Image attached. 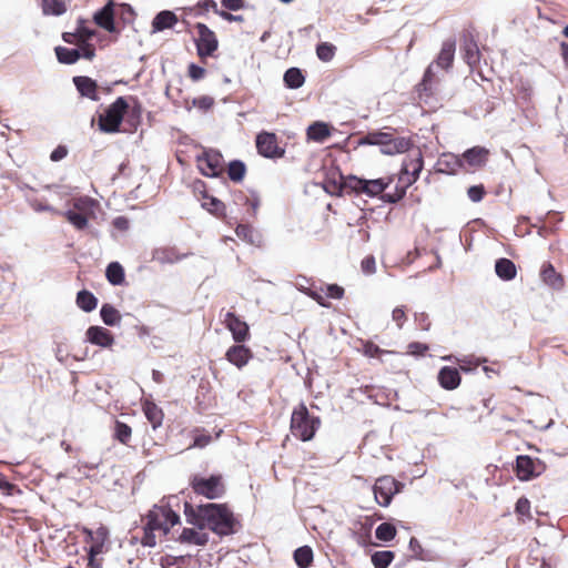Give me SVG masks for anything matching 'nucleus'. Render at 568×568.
<instances>
[{
  "label": "nucleus",
  "instance_id": "obj_1",
  "mask_svg": "<svg viewBox=\"0 0 568 568\" xmlns=\"http://www.w3.org/2000/svg\"><path fill=\"white\" fill-rule=\"evenodd\" d=\"M184 515L189 524L195 525L200 529L209 528L221 536L234 532L236 520L224 504H206L195 508L190 503H185Z\"/></svg>",
  "mask_w": 568,
  "mask_h": 568
},
{
  "label": "nucleus",
  "instance_id": "obj_2",
  "mask_svg": "<svg viewBox=\"0 0 568 568\" xmlns=\"http://www.w3.org/2000/svg\"><path fill=\"white\" fill-rule=\"evenodd\" d=\"M143 536L141 544L145 547H154L158 536H166L171 528L180 523V516L169 506H153L142 518Z\"/></svg>",
  "mask_w": 568,
  "mask_h": 568
},
{
  "label": "nucleus",
  "instance_id": "obj_3",
  "mask_svg": "<svg viewBox=\"0 0 568 568\" xmlns=\"http://www.w3.org/2000/svg\"><path fill=\"white\" fill-rule=\"evenodd\" d=\"M339 176V189L354 192L356 194H365L369 197H375L385 194V190L394 182L395 175L386 178L367 180L355 175Z\"/></svg>",
  "mask_w": 568,
  "mask_h": 568
},
{
  "label": "nucleus",
  "instance_id": "obj_4",
  "mask_svg": "<svg viewBox=\"0 0 568 568\" xmlns=\"http://www.w3.org/2000/svg\"><path fill=\"white\" fill-rule=\"evenodd\" d=\"M321 418L311 415L304 403L294 407L291 415L290 428L295 438L302 442L312 440L321 427Z\"/></svg>",
  "mask_w": 568,
  "mask_h": 568
},
{
  "label": "nucleus",
  "instance_id": "obj_5",
  "mask_svg": "<svg viewBox=\"0 0 568 568\" xmlns=\"http://www.w3.org/2000/svg\"><path fill=\"white\" fill-rule=\"evenodd\" d=\"M129 110V104L125 98L119 97L99 115L98 125L104 133H115L120 131L121 123L124 114Z\"/></svg>",
  "mask_w": 568,
  "mask_h": 568
},
{
  "label": "nucleus",
  "instance_id": "obj_6",
  "mask_svg": "<svg viewBox=\"0 0 568 568\" xmlns=\"http://www.w3.org/2000/svg\"><path fill=\"white\" fill-rule=\"evenodd\" d=\"M195 36L193 37L197 57L204 61L214 55L219 49V39L213 30L205 23L194 24Z\"/></svg>",
  "mask_w": 568,
  "mask_h": 568
},
{
  "label": "nucleus",
  "instance_id": "obj_7",
  "mask_svg": "<svg viewBox=\"0 0 568 568\" xmlns=\"http://www.w3.org/2000/svg\"><path fill=\"white\" fill-rule=\"evenodd\" d=\"M190 486L196 495L209 499H217L225 494V485L221 475H211L210 477L193 475L190 478Z\"/></svg>",
  "mask_w": 568,
  "mask_h": 568
},
{
  "label": "nucleus",
  "instance_id": "obj_8",
  "mask_svg": "<svg viewBox=\"0 0 568 568\" xmlns=\"http://www.w3.org/2000/svg\"><path fill=\"white\" fill-rule=\"evenodd\" d=\"M404 488V484L390 475L378 477L373 485V493L376 503L382 507H388L396 494Z\"/></svg>",
  "mask_w": 568,
  "mask_h": 568
},
{
  "label": "nucleus",
  "instance_id": "obj_9",
  "mask_svg": "<svg viewBox=\"0 0 568 568\" xmlns=\"http://www.w3.org/2000/svg\"><path fill=\"white\" fill-rule=\"evenodd\" d=\"M95 201L88 196H81L74 200L73 210L63 213L65 219L77 229L84 230L88 226L89 214Z\"/></svg>",
  "mask_w": 568,
  "mask_h": 568
},
{
  "label": "nucleus",
  "instance_id": "obj_10",
  "mask_svg": "<svg viewBox=\"0 0 568 568\" xmlns=\"http://www.w3.org/2000/svg\"><path fill=\"white\" fill-rule=\"evenodd\" d=\"M255 145L257 153L263 158L276 160L285 155V148L281 145L277 135L273 132H260L256 135Z\"/></svg>",
  "mask_w": 568,
  "mask_h": 568
},
{
  "label": "nucleus",
  "instance_id": "obj_11",
  "mask_svg": "<svg viewBox=\"0 0 568 568\" xmlns=\"http://www.w3.org/2000/svg\"><path fill=\"white\" fill-rule=\"evenodd\" d=\"M546 470V464L539 458L519 455L516 458L515 474L521 481L539 477Z\"/></svg>",
  "mask_w": 568,
  "mask_h": 568
},
{
  "label": "nucleus",
  "instance_id": "obj_12",
  "mask_svg": "<svg viewBox=\"0 0 568 568\" xmlns=\"http://www.w3.org/2000/svg\"><path fill=\"white\" fill-rule=\"evenodd\" d=\"M196 166L205 176H219L223 172V156L216 150H204L196 155Z\"/></svg>",
  "mask_w": 568,
  "mask_h": 568
},
{
  "label": "nucleus",
  "instance_id": "obj_13",
  "mask_svg": "<svg viewBox=\"0 0 568 568\" xmlns=\"http://www.w3.org/2000/svg\"><path fill=\"white\" fill-rule=\"evenodd\" d=\"M223 324L232 333L235 343H244L250 338L248 325L235 313L227 312L224 316Z\"/></svg>",
  "mask_w": 568,
  "mask_h": 568
},
{
  "label": "nucleus",
  "instance_id": "obj_14",
  "mask_svg": "<svg viewBox=\"0 0 568 568\" xmlns=\"http://www.w3.org/2000/svg\"><path fill=\"white\" fill-rule=\"evenodd\" d=\"M82 534L85 536V542L91 544L88 550H91L92 555L104 551V545L109 539V530L105 526H100L95 530L84 527Z\"/></svg>",
  "mask_w": 568,
  "mask_h": 568
},
{
  "label": "nucleus",
  "instance_id": "obj_15",
  "mask_svg": "<svg viewBox=\"0 0 568 568\" xmlns=\"http://www.w3.org/2000/svg\"><path fill=\"white\" fill-rule=\"evenodd\" d=\"M462 50L464 52V60L469 67H475L479 63L480 52L478 44L469 30H465L462 34Z\"/></svg>",
  "mask_w": 568,
  "mask_h": 568
},
{
  "label": "nucleus",
  "instance_id": "obj_16",
  "mask_svg": "<svg viewBox=\"0 0 568 568\" xmlns=\"http://www.w3.org/2000/svg\"><path fill=\"white\" fill-rule=\"evenodd\" d=\"M225 358L239 369H242L253 358V352L242 343H237L226 351Z\"/></svg>",
  "mask_w": 568,
  "mask_h": 568
},
{
  "label": "nucleus",
  "instance_id": "obj_17",
  "mask_svg": "<svg viewBox=\"0 0 568 568\" xmlns=\"http://www.w3.org/2000/svg\"><path fill=\"white\" fill-rule=\"evenodd\" d=\"M85 337L89 343L104 348H110L114 344L113 334L102 326H90Z\"/></svg>",
  "mask_w": 568,
  "mask_h": 568
},
{
  "label": "nucleus",
  "instance_id": "obj_18",
  "mask_svg": "<svg viewBox=\"0 0 568 568\" xmlns=\"http://www.w3.org/2000/svg\"><path fill=\"white\" fill-rule=\"evenodd\" d=\"M195 185H200L202 189H205V184L202 181H199ZM202 207L205 209L209 213L214 215L217 219L226 217V206L225 204L215 196H212L203 190L202 192Z\"/></svg>",
  "mask_w": 568,
  "mask_h": 568
},
{
  "label": "nucleus",
  "instance_id": "obj_19",
  "mask_svg": "<svg viewBox=\"0 0 568 568\" xmlns=\"http://www.w3.org/2000/svg\"><path fill=\"white\" fill-rule=\"evenodd\" d=\"M541 281L552 290L560 291L565 286L564 276L556 271L550 262H545L540 268Z\"/></svg>",
  "mask_w": 568,
  "mask_h": 568
},
{
  "label": "nucleus",
  "instance_id": "obj_20",
  "mask_svg": "<svg viewBox=\"0 0 568 568\" xmlns=\"http://www.w3.org/2000/svg\"><path fill=\"white\" fill-rule=\"evenodd\" d=\"M94 22L108 32L115 31L114 24V2L110 0L102 9L93 16Z\"/></svg>",
  "mask_w": 568,
  "mask_h": 568
},
{
  "label": "nucleus",
  "instance_id": "obj_21",
  "mask_svg": "<svg viewBox=\"0 0 568 568\" xmlns=\"http://www.w3.org/2000/svg\"><path fill=\"white\" fill-rule=\"evenodd\" d=\"M489 158V150L484 146H474L471 149L466 150L462 160L463 163L466 162L470 168L478 169L486 165Z\"/></svg>",
  "mask_w": 568,
  "mask_h": 568
},
{
  "label": "nucleus",
  "instance_id": "obj_22",
  "mask_svg": "<svg viewBox=\"0 0 568 568\" xmlns=\"http://www.w3.org/2000/svg\"><path fill=\"white\" fill-rule=\"evenodd\" d=\"M437 379L444 389L453 390L460 385L462 376L456 367L444 366L439 369Z\"/></svg>",
  "mask_w": 568,
  "mask_h": 568
},
{
  "label": "nucleus",
  "instance_id": "obj_23",
  "mask_svg": "<svg viewBox=\"0 0 568 568\" xmlns=\"http://www.w3.org/2000/svg\"><path fill=\"white\" fill-rule=\"evenodd\" d=\"M73 83L82 97H85L92 101H99L98 83L85 75H78L73 78Z\"/></svg>",
  "mask_w": 568,
  "mask_h": 568
},
{
  "label": "nucleus",
  "instance_id": "obj_24",
  "mask_svg": "<svg viewBox=\"0 0 568 568\" xmlns=\"http://www.w3.org/2000/svg\"><path fill=\"white\" fill-rule=\"evenodd\" d=\"M455 50H456L455 39L445 40L442 44V49L435 60V63L444 70H449L454 63Z\"/></svg>",
  "mask_w": 568,
  "mask_h": 568
},
{
  "label": "nucleus",
  "instance_id": "obj_25",
  "mask_svg": "<svg viewBox=\"0 0 568 568\" xmlns=\"http://www.w3.org/2000/svg\"><path fill=\"white\" fill-rule=\"evenodd\" d=\"M462 168V158L454 154H443L436 163L437 172L445 174H456Z\"/></svg>",
  "mask_w": 568,
  "mask_h": 568
},
{
  "label": "nucleus",
  "instance_id": "obj_26",
  "mask_svg": "<svg viewBox=\"0 0 568 568\" xmlns=\"http://www.w3.org/2000/svg\"><path fill=\"white\" fill-rule=\"evenodd\" d=\"M142 410L154 429L162 425L164 413L152 399L146 398L142 402Z\"/></svg>",
  "mask_w": 568,
  "mask_h": 568
},
{
  "label": "nucleus",
  "instance_id": "obj_27",
  "mask_svg": "<svg viewBox=\"0 0 568 568\" xmlns=\"http://www.w3.org/2000/svg\"><path fill=\"white\" fill-rule=\"evenodd\" d=\"M412 146L410 139L404 136H390L389 141L382 146V152L388 155H394L397 153H404L409 150Z\"/></svg>",
  "mask_w": 568,
  "mask_h": 568
},
{
  "label": "nucleus",
  "instance_id": "obj_28",
  "mask_svg": "<svg viewBox=\"0 0 568 568\" xmlns=\"http://www.w3.org/2000/svg\"><path fill=\"white\" fill-rule=\"evenodd\" d=\"M178 22V17L174 12L164 10L159 12L152 21V30L154 32L163 31L173 28Z\"/></svg>",
  "mask_w": 568,
  "mask_h": 568
},
{
  "label": "nucleus",
  "instance_id": "obj_29",
  "mask_svg": "<svg viewBox=\"0 0 568 568\" xmlns=\"http://www.w3.org/2000/svg\"><path fill=\"white\" fill-rule=\"evenodd\" d=\"M424 166L423 154L419 150L410 154L403 162L402 169H404V174H410L412 176L419 178V173L422 172Z\"/></svg>",
  "mask_w": 568,
  "mask_h": 568
},
{
  "label": "nucleus",
  "instance_id": "obj_30",
  "mask_svg": "<svg viewBox=\"0 0 568 568\" xmlns=\"http://www.w3.org/2000/svg\"><path fill=\"white\" fill-rule=\"evenodd\" d=\"M495 272L503 281H511L517 275L515 263L506 257L498 258L495 264Z\"/></svg>",
  "mask_w": 568,
  "mask_h": 568
},
{
  "label": "nucleus",
  "instance_id": "obj_31",
  "mask_svg": "<svg viewBox=\"0 0 568 568\" xmlns=\"http://www.w3.org/2000/svg\"><path fill=\"white\" fill-rule=\"evenodd\" d=\"M235 233L237 237L251 245L260 246L262 243L261 235L248 224H239L235 229Z\"/></svg>",
  "mask_w": 568,
  "mask_h": 568
},
{
  "label": "nucleus",
  "instance_id": "obj_32",
  "mask_svg": "<svg viewBox=\"0 0 568 568\" xmlns=\"http://www.w3.org/2000/svg\"><path fill=\"white\" fill-rule=\"evenodd\" d=\"M180 541L204 546L209 541V536L206 532L197 531L193 528H184L180 535Z\"/></svg>",
  "mask_w": 568,
  "mask_h": 568
},
{
  "label": "nucleus",
  "instance_id": "obj_33",
  "mask_svg": "<svg viewBox=\"0 0 568 568\" xmlns=\"http://www.w3.org/2000/svg\"><path fill=\"white\" fill-rule=\"evenodd\" d=\"M331 135L329 126L324 122H315L307 129V138L312 141L323 142Z\"/></svg>",
  "mask_w": 568,
  "mask_h": 568
},
{
  "label": "nucleus",
  "instance_id": "obj_34",
  "mask_svg": "<svg viewBox=\"0 0 568 568\" xmlns=\"http://www.w3.org/2000/svg\"><path fill=\"white\" fill-rule=\"evenodd\" d=\"M393 133L389 132H381V131H374L368 132L366 135L361 138L359 144L361 145H379L381 148L386 144L387 141H389Z\"/></svg>",
  "mask_w": 568,
  "mask_h": 568
},
{
  "label": "nucleus",
  "instance_id": "obj_35",
  "mask_svg": "<svg viewBox=\"0 0 568 568\" xmlns=\"http://www.w3.org/2000/svg\"><path fill=\"white\" fill-rule=\"evenodd\" d=\"M75 303L82 311L92 312L97 308L98 298L90 291L82 290L77 294Z\"/></svg>",
  "mask_w": 568,
  "mask_h": 568
},
{
  "label": "nucleus",
  "instance_id": "obj_36",
  "mask_svg": "<svg viewBox=\"0 0 568 568\" xmlns=\"http://www.w3.org/2000/svg\"><path fill=\"white\" fill-rule=\"evenodd\" d=\"M284 83L290 89H298L305 82V77L298 68H290L284 73Z\"/></svg>",
  "mask_w": 568,
  "mask_h": 568
},
{
  "label": "nucleus",
  "instance_id": "obj_37",
  "mask_svg": "<svg viewBox=\"0 0 568 568\" xmlns=\"http://www.w3.org/2000/svg\"><path fill=\"white\" fill-rule=\"evenodd\" d=\"M54 51L58 61L63 64H73L81 58V52L78 49L57 47Z\"/></svg>",
  "mask_w": 568,
  "mask_h": 568
},
{
  "label": "nucleus",
  "instance_id": "obj_38",
  "mask_svg": "<svg viewBox=\"0 0 568 568\" xmlns=\"http://www.w3.org/2000/svg\"><path fill=\"white\" fill-rule=\"evenodd\" d=\"M105 276L112 285H121L124 282V270L120 263L112 262L106 267Z\"/></svg>",
  "mask_w": 568,
  "mask_h": 568
},
{
  "label": "nucleus",
  "instance_id": "obj_39",
  "mask_svg": "<svg viewBox=\"0 0 568 568\" xmlns=\"http://www.w3.org/2000/svg\"><path fill=\"white\" fill-rule=\"evenodd\" d=\"M313 550L310 546H303L294 551V560L298 568H308L313 562Z\"/></svg>",
  "mask_w": 568,
  "mask_h": 568
},
{
  "label": "nucleus",
  "instance_id": "obj_40",
  "mask_svg": "<svg viewBox=\"0 0 568 568\" xmlns=\"http://www.w3.org/2000/svg\"><path fill=\"white\" fill-rule=\"evenodd\" d=\"M236 196H240V197L244 199V205L248 206V209H247L248 214L252 217H256L257 211H258L260 205H261L260 195L256 192H254V191H251L250 195L245 194L243 191H239Z\"/></svg>",
  "mask_w": 568,
  "mask_h": 568
},
{
  "label": "nucleus",
  "instance_id": "obj_41",
  "mask_svg": "<svg viewBox=\"0 0 568 568\" xmlns=\"http://www.w3.org/2000/svg\"><path fill=\"white\" fill-rule=\"evenodd\" d=\"M100 315L103 323L109 326H114L121 321L119 311L111 304H103L100 311Z\"/></svg>",
  "mask_w": 568,
  "mask_h": 568
},
{
  "label": "nucleus",
  "instance_id": "obj_42",
  "mask_svg": "<svg viewBox=\"0 0 568 568\" xmlns=\"http://www.w3.org/2000/svg\"><path fill=\"white\" fill-rule=\"evenodd\" d=\"M246 174V166L240 160H234L229 163L227 175L233 182H241Z\"/></svg>",
  "mask_w": 568,
  "mask_h": 568
},
{
  "label": "nucleus",
  "instance_id": "obj_43",
  "mask_svg": "<svg viewBox=\"0 0 568 568\" xmlns=\"http://www.w3.org/2000/svg\"><path fill=\"white\" fill-rule=\"evenodd\" d=\"M395 554L390 550H381L372 555V564L375 568H387L394 560Z\"/></svg>",
  "mask_w": 568,
  "mask_h": 568
},
{
  "label": "nucleus",
  "instance_id": "obj_44",
  "mask_svg": "<svg viewBox=\"0 0 568 568\" xmlns=\"http://www.w3.org/2000/svg\"><path fill=\"white\" fill-rule=\"evenodd\" d=\"M44 14L61 16L67 11L64 0H42Z\"/></svg>",
  "mask_w": 568,
  "mask_h": 568
},
{
  "label": "nucleus",
  "instance_id": "obj_45",
  "mask_svg": "<svg viewBox=\"0 0 568 568\" xmlns=\"http://www.w3.org/2000/svg\"><path fill=\"white\" fill-rule=\"evenodd\" d=\"M113 436L121 444L128 445L132 436V428L128 424L116 420Z\"/></svg>",
  "mask_w": 568,
  "mask_h": 568
},
{
  "label": "nucleus",
  "instance_id": "obj_46",
  "mask_svg": "<svg viewBox=\"0 0 568 568\" xmlns=\"http://www.w3.org/2000/svg\"><path fill=\"white\" fill-rule=\"evenodd\" d=\"M396 534V527L390 523H383L375 530L376 538L385 542L393 540Z\"/></svg>",
  "mask_w": 568,
  "mask_h": 568
},
{
  "label": "nucleus",
  "instance_id": "obj_47",
  "mask_svg": "<svg viewBox=\"0 0 568 568\" xmlns=\"http://www.w3.org/2000/svg\"><path fill=\"white\" fill-rule=\"evenodd\" d=\"M515 513L518 515L521 523H526L532 519L530 511V501L526 497H520L515 506Z\"/></svg>",
  "mask_w": 568,
  "mask_h": 568
},
{
  "label": "nucleus",
  "instance_id": "obj_48",
  "mask_svg": "<svg viewBox=\"0 0 568 568\" xmlns=\"http://www.w3.org/2000/svg\"><path fill=\"white\" fill-rule=\"evenodd\" d=\"M336 53V47L329 42H322L316 47L317 58L323 62L333 60Z\"/></svg>",
  "mask_w": 568,
  "mask_h": 568
},
{
  "label": "nucleus",
  "instance_id": "obj_49",
  "mask_svg": "<svg viewBox=\"0 0 568 568\" xmlns=\"http://www.w3.org/2000/svg\"><path fill=\"white\" fill-rule=\"evenodd\" d=\"M317 291H320L323 294L326 302L327 298L342 300L345 294L344 288L337 284H328L325 287L321 286L317 288Z\"/></svg>",
  "mask_w": 568,
  "mask_h": 568
},
{
  "label": "nucleus",
  "instance_id": "obj_50",
  "mask_svg": "<svg viewBox=\"0 0 568 568\" xmlns=\"http://www.w3.org/2000/svg\"><path fill=\"white\" fill-rule=\"evenodd\" d=\"M408 187L409 186H405L404 183H399V180H397L394 192L383 194L382 199L387 203H397L405 196Z\"/></svg>",
  "mask_w": 568,
  "mask_h": 568
},
{
  "label": "nucleus",
  "instance_id": "obj_51",
  "mask_svg": "<svg viewBox=\"0 0 568 568\" xmlns=\"http://www.w3.org/2000/svg\"><path fill=\"white\" fill-rule=\"evenodd\" d=\"M298 290L303 293H305L307 296L313 298L316 303H318L323 307H329V303L325 301V297L323 294L317 291L315 287H306V285H303L301 283H297Z\"/></svg>",
  "mask_w": 568,
  "mask_h": 568
},
{
  "label": "nucleus",
  "instance_id": "obj_52",
  "mask_svg": "<svg viewBox=\"0 0 568 568\" xmlns=\"http://www.w3.org/2000/svg\"><path fill=\"white\" fill-rule=\"evenodd\" d=\"M390 353L389 351L382 349L378 345L375 343L367 341L363 344V354L367 357L374 358V357H381V355Z\"/></svg>",
  "mask_w": 568,
  "mask_h": 568
},
{
  "label": "nucleus",
  "instance_id": "obj_53",
  "mask_svg": "<svg viewBox=\"0 0 568 568\" xmlns=\"http://www.w3.org/2000/svg\"><path fill=\"white\" fill-rule=\"evenodd\" d=\"M428 349V345L420 342H412L407 345V354L414 356H424Z\"/></svg>",
  "mask_w": 568,
  "mask_h": 568
},
{
  "label": "nucleus",
  "instance_id": "obj_54",
  "mask_svg": "<svg viewBox=\"0 0 568 568\" xmlns=\"http://www.w3.org/2000/svg\"><path fill=\"white\" fill-rule=\"evenodd\" d=\"M467 195L473 202H480L486 195V190L483 184L473 185L468 187Z\"/></svg>",
  "mask_w": 568,
  "mask_h": 568
},
{
  "label": "nucleus",
  "instance_id": "obj_55",
  "mask_svg": "<svg viewBox=\"0 0 568 568\" xmlns=\"http://www.w3.org/2000/svg\"><path fill=\"white\" fill-rule=\"evenodd\" d=\"M206 74V70L203 67H200L195 63H191L187 67V75L192 81H199L203 79Z\"/></svg>",
  "mask_w": 568,
  "mask_h": 568
},
{
  "label": "nucleus",
  "instance_id": "obj_56",
  "mask_svg": "<svg viewBox=\"0 0 568 568\" xmlns=\"http://www.w3.org/2000/svg\"><path fill=\"white\" fill-rule=\"evenodd\" d=\"M77 32L79 34L81 42H83V43H85L88 40H90L94 36L93 30L85 27L84 20H79L78 27H77Z\"/></svg>",
  "mask_w": 568,
  "mask_h": 568
},
{
  "label": "nucleus",
  "instance_id": "obj_57",
  "mask_svg": "<svg viewBox=\"0 0 568 568\" xmlns=\"http://www.w3.org/2000/svg\"><path fill=\"white\" fill-rule=\"evenodd\" d=\"M435 81H436V77H435V73L433 71V64H430V65H428V68L426 69L425 73H424V77H423L420 85L423 87V89L425 91H430L432 90V84Z\"/></svg>",
  "mask_w": 568,
  "mask_h": 568
},
{
  "label": "nucleus",
  "instance_id": "obj_58",
  "mask_svg": "<svg viewBox=\"0 0 568 568\" xmlns=\"http://www.w3.org/2000/svg\"><path fill=\"white\" fill-rule=\"evenodd\" d=\"M361 267L363 273L366 275L374 274L376 272V262L373 255H367L362 260Z\"/></svg>",
  "mask_w": 568,
  "mask_h": 568
},
{
  "label": "nucleus",
  "instance_id": "obj_59",
  "mask_svg": "<svg viewBox=\"0 0 568 568\" xmlns=\"http://www.w3.org/2000/svg\"><path fill=\"white\" fill-rule=\"evenodd\" d=\"M392 318L396 323L398 328H402L407 320L405 307L398 306L393 310Z\"/></svg>",
  "mask_w": 568,
  "mask_h": 568
},
{
  "label": "nucleus",
  "instance_id": "obj_60",
  "mask_svg": "<svg viewBox=\"0 0 568 568\" xmlns=\"http://www.w3.org/2000/svg\"><path fill=\"white\" fill-rule=\"evenodd\" d=\"M0 490L3 491L4 495L11 496L16 491H19L17 486L10 481L7 480L6 476L0 473Z\"/></svg>",
  "mask_w": 568,
  "mask_h": 568
},
{
  "label": "nucleus",
  "instance_id": "obj_61",
  "mask_svg": "<svg viewBox=\"0 0 568 568\" xmlns=\"http://www.w3.org/2000/svg\"><path fill=\"white\" fill-rule=\"evenodd\" d=\"M213 104L214 100L209 95H202L193 100V105L202 110H209Z\"/></svg>",
  "mask_w": 568,
  "mask_h": 568
},
{
  "label": "nucleus",
  "instance_id": "obj_62",
  "mask_svg": "<svg viewBox=\"0 0 568 568\" xmlns=\"http://www.w3.org/2000/svg\"><path fill=\"white\" fill-rule=\"evenodd\" d=\"M409 548L414 552L415 558H417L419 560H424V556H423L424 550H423V547L417 538H415V537L410 538Z\"/></svg>",
  "mask_w": 568,
  "mask_h": 568
},
{
  "label": "nucleus",
  "instance_id": "obj_63",
  "mask_svg": "<svg viewBox=\"0 0 568 568\" xmlns=\"http://www.w3.org/2000/svg\"><path fill=\"white\" fill-rule=\"evenodd\" d=\"M222 6L232 11L241 10L245 7V0H222Z\"/></svg>",
  "mask_w": 568,
  "mask_h": 568
},
{
  "label": "nucleus",
  "instance_id": "obj_64",
  "mask_svg": "<svg viewBox=\"0 0 568 568\" xmlns=\"http://www.w3.org/2000/svg\"><path fill=\"white\" fill-rule=\"evenodd\" d=\"M197 8L202 9L203 11L213 10V12L217 16H219V12L221 11L217 8V4L214 0H199Z\"/></svg>",
  "mask_w": 568,
  "mask_h": 568
}]
</instances>
